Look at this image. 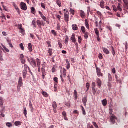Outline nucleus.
Masks as SVG:
<instances>
[{"instance_id":"nucleus-1","label":"nucleus","mask_w":128,"mask_h":128,"mask_svg":"<svg viewBox=\"0 0 128 128\" xmlns=\"http://www.w3.org/2000/svg\"><path fill=\"white\" fill-rule=\"evenodd\" d=\"M36 62H37V66H38V72H40L41 70H42V78H43V80H44V78H46V64H43L41 68L40 60V59H38V58H36Z\"/></svg>"},{"instance_id":"nucleus-2","label":"nucleus","mask_w":128,"mask_h":128,"mask_svg":"<svg viewBox=\"0 0 128 128\" xmlns=\"http://www.w3.org/2000/svg\"><path fill=\"white\" fill-rule=\"evenodd\" d=\"M24 86V82H22V78L20 77L18 79V92H20V88Z\"/></svg>"},{"instance_id":"nucleus-3","label":"nucleus","mask_w":128,"mask_h":128,"mask_svg":"<svg viewBox=\"0 0 128 128\" xmlns=\"http://www.w3.org/2000/svg\"><path fill=\"white\" fill-rule=\"evenodd\" d=\"M116 120H118V118L115 115H112V116H110V120L111 122L113 124H116Z\"/></svg>"},{"instance_id":"nucleus-4","label":"nucleus","mask_w":128,"mask_h":128,"mask_svg":"<svg viewBox=\"0 0 128 128\" xmlns=\"http://www.w3.org/2000/svg\"><path fill=\"white\" fill-rule=\"evenodd\" d=\"M70 13L68 12H66L64 14V20L66 22H68L69 20H70Z\"/></svg>"},{"instance_id":"nucleus-5","label":"nucleus","mask_w":128,"mask_h":128,"mask_svg":"<svg viewBox=\"0 0 128 128\" xmlns=\"http://www.w3.org/2000/svg\"><path fill=\"white\" fill-rule=\"evenodd\" d=\"M21 8L23 10H28V7L26 6V4L24 2H22L20 4Z\"/></svg>"},{"instance_id":"nucleus-6","label":"nucleus","mask_w":128,"mask_h":128,"mask_svg":"<svg viewBox=\"0 0 128 128\" xmlns=\"http://www.w3.org/2000/svg\"><path fill=\"white\" fill-rule=\"evenodd\" d=\"M96 72H97V74L98 76L100 78V76H104V75L102 74V70L100 68H96Z\"/></svg>"},{"instance_id":"nucleus-7","label":"nucleus","mask_w":128,"mask_h":128,"mask_svg":"<svg viewBox=\"0 0 128 128\" xmlns=\"http://www.w3.org/2000/svg\"><path fill=\"white\" fill-rule=\"evenodd\" d=\"M31 64L33 68H36V62L34 59L31 58Z\"/></svg>"},{"instance_id":"nucleus-8","label":"nucleus","mask_w":128,"mask_h":128,"mask_svg":"<svg viewBox=\"0 0 128 128\" xmlns=\"http://www.w3.org/2000/svg\"><path fill=\"white\" fill-rule=\"evenodd\" d=\"M82 102H83L84 106H86V103L88 102V97L86 96H85L82 98Z\"/></svg>"},{"instance_id":"nucleus-9","label":"nucleus","mask_w":128,"mask_h":128,"mask_svg":"<svg viewBox=\"0 0 128 128\" xmlns=\"http://www.w3.org/2000/svg\"><path fill=\"white\" fill-rule=\"evenodd\" d=\"M104 4H106V2L104 0H101L100 2V8H103V9L106 8Z\"/></svg>"},{"instance_id":"nucleus-10","label":"nucleus","mask_w":128,"mask_h":128,"mask_svg":"<svg viewBox=\"0 0 128 128\" xmlns=\"http://www.w3.org/2000/svg\"><path fill=\"white\" fill-rule=\"evenodd\" d=\"M102 50L104 52V54H110V50H108V48H102Z\"/></svg>"},{"instance_id":"nucleus-11","label":"nucleus","mask_w":128,"mask_h":128,"mask_svg":"<svg viewBox=\"0 0 128 128\" xmlns=\"http://www.w3.org/2000/svg\"><path fill=\"white\" fill-rule=\"evenodd\" d=\"M71 40H72V42H74V44H76V34H72L71 37Z\"/></svg>"},{"instance_id":"nucleus-12","label":"nucleus","mask_w":128,"mask_h":128,"mask_svg":"<svg viewBox=\"0 0 128 128\" xmlns=\"http://www.w3.org/2000/svg\"><path fill=\"white\" fill-rule=\"evenodd\" d=\"M62 116H63V118H64V119L65 120H68V117L66 116V112H64L62 113Z\"/></svg>"},{"instance_id":"nucleus-13","label":"nucleus","mask_w":128,"mask_h":128,"mask_svg":"<svg viewBox=\"0 0 128 128\" xmlns=\"http://www.w3.org/2000/svg\"><path fill=\"white\" fill-rule=\"evenodd\" d=\"M28 68L30 72V68L26 64L24 65V69L23 72H28Z\"/></svg>"},{"instance_id":"nucleus-14","label":"nucleus","mask_w":128,"mask_h":128,"mask_svg":"<svg viewBox=\"0 0 128 128\" xmlns=\"http://www.w3.org/2000/svg\"><path fill=\"white\" fill-rule=\"evenodd\" d=\"M102 80H100V79L98 78L97 80V84L100 88H102Z\"/></svg>"},{"instance_id":"nucleus-15","label":"nucleus","mask_w":128,"mask_h":128,"mask_svg":"<svg viewBox=\"0 0 128 128\" xmlns=\"http://www.w3.org/2000/svg\"><path fill=\"white\" fill-rule=\"evenodd\" d=\"M4 98L2 97H0V107L2 108L4 106Z\"/></svg>"},{"instance_id":"nucleus-16","label":"nucleus","mask_w":128,"mask_h":128,"mask_svg":"<svg viewBox=\"0 0 128 128\" xmlns=\"http://www.w3.org/2000/svg\"><path fill=\"white\" fill-rule=\"evenodd\" d=\"M29 106H30V108L32 112H34V106H32V101H30Z\"/></svg>"},{"instance_id":"nucleus-17","label":"nucleus","mask_w":128,"mask_h":128,"mask_svg":"<svg viewBox=\"0 0 128 128\" xmlns=\"http://www.w3.org/2000/svg\"><path fill=\"white\" fill-rule=\"evenodd\" d=\"M72 28L73 30H78V27L76 24L72 25Z\"/></svg>"},{"instance_id":"nucleus-18","label":"nucleus","mask_w":128,"mask_h":128,"mask_svg":"<svg viewBox=\"0 0 128 128\" xmlns=\"http://www.w3.org/2000/svg\"><path fill=\"white\" fill-rule=\"evenodd\" d=\"M80 14L81 16V17L82 18H84V17L86 16V14L84 13V12L82 10H80Z\"/></svg>"},{"instance_id":"nucleus-19","label":"nucleus","mask_w":128,"mask_h":128,"mask_svg":"<svg viewBox=\"0 0 128 128\" xmlns=\"http://www.w3.org/2000/svg\"><path fill=\"white\" fill-rule=\"evenodd\" d=\"M7 42H8L10 48H14V46H12V44L11 40H7Z\"/></svg>"},{"instance_id":"nucleus-20","label":"nucleus","mask_w":128,"mask_h":128,"mask_svg":"<svg viewBox=\"0 0 128 128\" xmlns=\"http://www.w3.org/2000/svg\"><path fill=\"white\" fill-rule=\"evenodd\" d=\"M102 104L104 106H106V105L108 104V100L106 99H105L102 101Z\"/></svg>"},{"instance_id":"nucleus-21","label":"nucleus","mask_w":128,"mask_h":128,"mask_svg":"<svg viewBox=\"0 0 128 128\" xmlns=\"http://www.w3.org/2000/svg\"><path fill=\"white\" fill-rule=\"evenodd\" d=\"M52 108H54V110H56V108H58V104H56V102H54L52 103Z\"/></svg>"},{"instance_id":"nucleus-22","label":"nucleus","mask_w":128,"mask_h":128,"mask_svg":"<svg viewBox=\"0 0 128 128\" xmlns=\"http://www.w3.org/2000/svg\"><path fill=\"white\" fill-rule=\"evenodd\" d=\"M56 3L60 8L62 7V2L60 0H56Z\"/></svg>"},{"instance_id":"nucleus-23","label":"nucleus","mask_w":128,"mask_h":128,"mask_svg":"<svg viewBox=\"0 0 128 128\" xmlns=\"http://www.w3.org/2000/svg\"><path fill=\"white\" fill-rule=\"evenodd\" d=\"M28 48L30 52H32V44H28Z\"/></svg>"},{"instance_id":"nucleus-24","label":"nucleus","mask_w":128,"mask_h":128,"mask_svg":"<svg viewBox=\"0 0 128 128\" xmlns=\"http://www.w3.org/2000/svg\"><path fill=\"white\" fill-rule=\"evenodd\" d=\"M74 98L75 100H78V92L76 91V90H74Z\"/></svg>"},{"instance_id":"nucleus-25","label":"nucleus","mask_w":128,"mask_h":128,"mask_svg":"<svg viewBox=\"0 0 128 128\" xmlns=\"http://www.w3.org/2000/svg\"><path fill=\"white\" fill-rule=\"evenodd\" d=\"M85 22H86V28H88V30H90V24H88V20H86Z\"/></svg>"},{"instance_id":"nucleus-26","label":"nucleus","mask_w":128,"mask_h":128,"mask_svg":"<svg viewBox=\"0 0 128 128\" xmlns=\"http://www.w3.org/2000/svg\"><path fill=\"white\" fill-rule=\"evenodd\" d=\"M84 34V38L86 40H88V32H85V33H83Z\"/></svg>"},{"instance_id":"nucleus-27","label":"nucleus","mask_w":128,"mask_h":128,"mask_svg":"<svg viewBox=\"0 0 128 128\" xmlns=\"http://www.w3.org/2000/svg\"><path fill=\"white\" fill-rule=\"evenodd\" d=\"M42 94L45 98H48V92H42Z\"/></svg>"},{"instance_id":"nucleus-28","label":"nucleus","mask_w":128,"mask_h":128,"mask_svg":"<svg viewBox=\"0 0 128 128\" xmlns=\"http://www.w3.org/2000/svg\"><path fill=\"white\" fill-rule=\"evenodd\" d=\"M81 108H82V112L84 116H86V110L84 109V106H81Z\"/></svg>"},{"instance_id":"nucleus-29","label":"nucleus","mask_w":128,"mask_h":128,"mask_svg":"<svg viewBox=\"0 0 128 128\" xmlns=\"http://www.w3.org/2000/svg\"><path fill=\"white\" fill-rule=\"evenodd\" d=\"M94 32L96 36H100V31H98V30L97 28L94 29Z\"/></svg>"},{"instance_id":"nucleus-30","label":"nucleus","mask_w":128,"mask_h":128,"mask_svg":"<svg viewBox=\"0 0 128 128\" xmlns=\"http://www.w3.org/2000/svg\"><path fill=\"white\" fill-rule=\"evenodd\" d=\"M36 22H37L38 26L40 28H42V21H40V20H38Z\"/></svg>"},{"instance_id":"nucleus-31","label":"nucleus","mask_w":128,"mask_h":128,"mask_svg":"<svg viewBox=\"0 0 128 128\" xmlns=\"http://www.w3.org/2000/svg\"><path fill=\"white\" fill-rule=\"evenodd\" d=\"M14 124L16 126H22V122H16Z\"/></svg>"},{"instance_id":"nucleus-32","label":"nucleus","mask_w":128,"mask_h":128,"mask_svg":"<svg viewBox=\"0 0 128 128\" xmlns=\"http://www.w3.org/2000/svg\"><path fill=\"white\" fill-rule=\"evenodd\" d=\"M108 78L110 82H112V74H108Z\"/></svg>"},{"instance_id":"nucleus-33","label":"nucleus","mask_w":128,"mask_h":128,"mask_svg":"<svg viewBox=\"0 0 128 128\" xmlns=\"http://www.w3.org/2000/svg\"><path fill=\"white\" fill-rule=\"evenodd\" d=\"M81 30L82 31L83 34H86V28L84 26H82L81 28Z\"/></svg>"},{"instance_id":"nucleus-34","label":"nucleus","mask_w":128,"mask_h":128,"mask_svg":"<svg viewBox=\"0 0 128 128\" xmlns=\"http://www.w3.org/2000/svg\"><path fill=\"white\" fill-rule=\"evenodd\" d=\"M24 114L26 118V115L28 114V110H26V108H24Z\"/></svg>"},{"instance_id":"nucleus-35","label":"nucleus","mask_w":128,"mask_h":128,"mask_svg":"<svg viewBox=\"0 0 128 128\" xmlns=\"http://www.w3.org/2000/svg\"><path fill=\"white\" fill-rule=\"evenodd\" d=\"M121 4H118V6H117V8L118 10H120V12H122V8L120 7Z\"/></svg>"},{"instance_id":"nucleus-36","label":"nucleus","mask_w":128,"mask_h":128,"mask_svg":"<svg viewBox=\"0 0 128 128\" xmlns=\"http://www.w3.org/2000/svg\"><path fill=\"white\" fill-rule=\"evenodd\" d=\"M112 54L114 56H116V50H114V46H112Z\"/></svg>"},{"instance_id":"nucleus-37","label":"nucleus","mask_w":128,"mask_h":128,"mask_svg":"<svg viewBox=\"0 0 128 128\" xmlns=\"http://www.w3.org/2000/svg\"><path fill=\"white\" fill-rule=\"evenodd\" d=\"M90 83H87L86 84V88H87V90L86 92H88V90H90Z\"/></svg>"},{"instance_id":"nucleus-38","label":"nucleus","mask_w":128,"mask_h":128,"mask_svg":"<svg viewBox=\"0 0 128 128\" xmlns=\"http://www.w3.org/2000/svg\"><path fill=\"white\" fill-rule=\"evenodd\" d=\"M32 13L33 14H36V8H34L32 7L31 9Z\"/></svg>"},{"instance_id":"nucleus-39","label":"nucleus","mask_w":128,"mask_h":128,"mask_svg":"<svg viewBox=\"0 0 128 128\" xmlns=\"http://www.w3.org/2000/svg\"><path fill=\"white\" fill-rule=\"evenodd\" d=\"M78 42L79 44H82V36H79L78 37Z\"/></svg>"},{"instance_id":"nucleus-40","label":"nucleus","mask_w":128,"mask_h":128,"mask_svg":"<svg viewBox=\"0 0 128 128\" xmlns=\"http://www.w3.org/2000/svg\"><path fill=\"white\" fill-rule=\"evenodd\" d=\"M48 54H50V56H52V49L49 48Z\"/></svg>"},{"instance_id":"nucleus-41","label":"nucleus","mask_w":128,"mask_h":128,"mask_svg":"<svg viewBox=\"0 0 128 128\" xmlns=\"http://www.w3.org/2000/svg\"><path fill=\"white\" fill-rule=\"evenodd\" d=\"M6 126L8 128H11V126H12V124L10 122H8L6 124Z\"/></svg>"},{"instance_id":"nucleus-42","label":"nucleus","mask_w":128,"mask_h":128,"mask_svg":"<svg viewBox=\"0 0 128 128\" xmlns=\"http://www.w3.org/2000/svg\"><path fill=\"white\" fill-rule=\"evenodd\" d=\"M32 26H34V28H36V22L35 20L32 21Z\"/></svg>"},{"instance_id":"nucleus-43","label":"nucleus","mask_w":128,"mask_h":128,"mask_svg":"<svg viewBox=\"0 0 128 128\" xmlns=\"http://www.w3.org/2000/svg\"><path fill=\"white\" fill-rule=\"evenodd\" d=\"M2 46L4 50H6V52H10V50L8 48H6V47L4 46Z\"/></svg>"},{"instance_id":"nucleus-44","label":"nucleus","mask_w":128,"mask_h":128,"mask_svg":"<svg viewBox=\"0 0 128 128\" xmlns=\"http://www.w3.org/2000/svg\"><path fill=\"white\" fill-rule=\"evenodd\" d=\"M54 82L56 83V84H58V78H54Z\"/></svg>"},{"instance_id":"nucleus-45","label":"nucleus","mask_w":128,"mask_h":128,"mask_svg":"<svg viewBox=\"0 0 128 128\" xmlns=\"http://www.w3.org/2000/svg\"><path fill=\"white\" fill-rule=\"evenodd\" d=\"M26 74H28V72H23V78H26Z\"/></svg>"},{"instance_id":"nucleus-46","label":"nucleus","mask_w":128,"mask_h":128,"mask_svg":"<svg viewBox=\"0 0 128 128\" xmlns=\"http://www.w3.org/2000/svg\"><path fill=\"white\" fill-rule=\"evenodd\" d=\"M14 8L18 12V14H20V8H18V6H16V7H14Z\"/></svg>"},{"instance_id":"nucleus-47","label":"nucleus","mask_w":128,"mask_h":128,"mask_svg":"<svg viewBox=\"0 0 128 128\" xmlns=\"http://www.w3.org/2000/svg\"><path fill=\"white\" fill-rule=\"evenodd\" d=\"M52 34H54V36H56V30H52Z\"/></svg>"},{"instance_id":"nucleus-48","label":"nucleus","mask_w":128,"mask_h":128,"mask_svg":"<svg viewBox=\"0 0 128 128\" xmlns=\"http://www.w3.org/2000/svg\"><path fill=\"white\" fill-rule=\"evenodd\" d=\"M41 6L44 10H46V4L44 3H41Z\"/></svg>"},{"instance_id":"nucleus-49","label":"nucleus","mask_w":128,"mask_h":128,"mask_svg":"<svg viewBox=\"0 0 128 128\" xmlns=\"http://www.w3.org/2000/svg\"><path fill=\"white\" fill-rule=\"evenodd\" d=\"M20 48L22 50H24V44H20Z\"/></svg>"},{"instance_id":"nucleus-50","label":"nucleus","mask_w":128,"mask_h":128,"mask_svg":"<svg viewBox=\"0 0 128 128\" xmlns=\"http://www.w3.org/2000/svg\"><path fill=\"white\" fill-rule=\"evenodd\" d=\"M2 5L3 8L4 10H6V12H8V9L6 8V6H4V2H2Z\"/></svg>"},{"instance_id":"nucleus-51","label":"nucleus","mask_w":128,"mask_h":128,"mask_svg":"<svg viewBox=\"0 0 128 128\" xmlns=\"http://www.w3.org/2000/svg\"><path fill=\"white\" fill-rule=\"evenodd\" d=\"M112 112H113L112 109H110V116H114V114H112Z\"/></svg>"},{"instance_id":"nucleus-52","label":"nucleus","mask_w":128,"mask_h":128,"mask_svg":"<svg viewBox=\"0 0 128 128\" xmlns=\"http://www.w3.org/2000/svg\"><path fill=\"white\" fill-rule=\"evenodd\" d=\"M57 30H61V27H60V24H57Z\"/></svg>"},{"instance_id":"nucleus-53","label":"nucleus","mask_w":128,"mask_h":128,"mask_svg":"<svg viewBox=\"0 0 128 128\" xmlns=\"http://www.w3.org/2000/svg\"><path fill=\"white\" fill-rule=\"evenodd\" d=\"M63 72H64V76H66V70L65 68H63Z\"/></svg>"},{"instance_id":"nucleus-54","label":"nucleus","mask_w":128,"mask_h":128,"mask_svg":"<svg viewBox=\"0 0 128 128\" xmlns=\"http://www.w3.org/2000/svg\"><path fill=\"white\" fill-rule=\"evenodd\" d=\"M92 92H93V94H94V96H96V88H92Z\"/></svg>"},{"instance_id":"nucleus-55","label":"nucleus","mask_w":128,"mask_h":128,"mask_svg":"<svg viewBox=\"0 0 128 128\" xmlns=\"http://www.w3.org/2000/svg\"><path fill=\"white\" fill-rule=\"evenodd\" d=\"M93 125L94 126H95V128H98V124H96V122H93Z\"/></svg>"},{"instance_id":"nucleus-56","label":"nucleus","mask_w":128,"mask_h":128,"mask_svg":"<svg viewBox=\"0 0 128 128\" xmlns=\"http://www.w3.org/2000/svg\"><path fill=\"white\" fill-rule=\"evenodd\" d=\"M41 18L44 20L45 22L46 21V18L44 16L43 14L41 16Z\"/></svg>"},{"instance_id":"nucleus-57","label":"nucleus","mask_w":128,"mask_h":128,"mask_svg":"<svg viewBox=\"0 0 128 128\" xmlns=\"http://www.w3.org/2000/svg\"><path fill=\"white\" fill-rule=\"evenodd\" d=\"M20 32L24 36V29L20 30Z\"/></svg>"},{"instance_id":"nucleus-58","label":"nucleus","mask_w":128,"mask_h":128,"mask_svg":"<svg viewBox=\"0 0 128 128\" xmlns=\"http://www.w3.org/2000/svg\"><path fill=\"white\" fill-rule=\"evenodd\" d=\"M18 30H22V24H18Z\"/></svg>"},{"instance_id":"nucleus-59","label":"nucleus","mask_w":128,"mask_h":128,"mask_svg":"<svg viewBox=\"0 0 128 128\" xmlns=\"http://www.w3.org/2000/svg\"><path fill=\"white\" fill-rule=\"evenodd\" d=\"M20 60H24V54H21L20 56Z\"/></svg>"},{"instance_id":"nucleus-60","label":"nucleus","mask_w":128,"mask_h":128,"mask_svg":"<svg viewBox=\"0 0 128 128\" xmlns=\"http://www.w3.org/2000/svg\"><path fill=\"white\" fill-rule=\"evenodd\" d=\"M96 14L98 16H102V12H100V11H98Z\"/></svg>"},{"instance_id":"nucleus-61","label":"nucleus","mask_w":128,"mask_h":128,"mask_svg":"<svg viewBox=\"0 0 128 128\" xmlns=\"http://www.w3.org/2000/svg\"><path fill=\"white\" fill-rule=\"evenodd\" d=\"M20 60H21L22 64H26V60H24V59H21Z\"/></svg>"},{"instance_id":"nucleus-62","label":"nucleus","mask_w":128,"mask_h":128,"mask_svg":"<svg viewBox=\"0 0 128 128\" xmlns=\"http://www.w3.org/2000/svg\"><path fill=\"white\" fill-rule=\"evenodd\" d=\"M96 82H93L92 84V88H96Z\"/></svg>"},{"instance_id":"nucleus-63","label":"nucleus","mask_w":128,"mask_h":128,"mask_svg":"<svg viewBox=\"0 0 128 128\" xmlns=\"http://www.w3.org/2000/svg\"><path fill=\"white\" fill-rule=\"evenodd\" d=\"M87 128H94L92 125L88 124L87 126Z\"/></svg>"},{"instance_id":"nucleus-64","label":"nucleus","mask_w":128,"mask_h":128,"mask_svg":"<svg viewBox=\"0 0 128 128\" xmlns=\"http://www.w3.org/2000/svg\"><path fill=\"white\" fill-rule=\"evenodd\" d=\"M123 2L125 4L126 6L128 4V0H123Z\"/></svg>"}]
</instances>
